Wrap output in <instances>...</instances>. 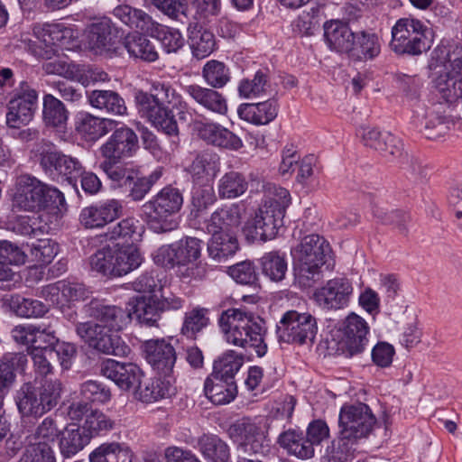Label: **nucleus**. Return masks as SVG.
Wrapping results in <instances>:
<instances>
[{"label": "nucleus", "mask_w": 462, "mask_h": 462, "mask_svg": "<svg viewBox=\"0 0 462 462\" xmlns=\"http://www.w3.org/2000/svg\"><path fill=\"white\" fill-rule=\"evenodd\" d=\"M411 123L426 138L438 140L449 132L452 122L439 105L431 104L414 110Z\"/></svg>", "instance_id": "ddd939ff"}, {"label": "nucleus", "mask_w": 462, "mask_h": 462, "mask_svg": "<svg viewBox=\"0 0 462 462\" xmlns=\"http://www.w3.org/2000/svg\"><path fill=\"white\" fill-rule=\"evenodd\" d=\"M113 14L130 28L139 30L145 33H149L155 22L144 11L127 5L116 6L113 11Z\"/></svg>", "instance_id": "f704fd0d"}, {"label": "nucleus", "mask_w": 462, "mask_h": 462, "mask_svg": "<svg viewBox=\"0 0 462 462\" xmlns=\"http://www.w3.org/2000/svg\"><path fill=\"white\" fill-rule=\"evenodd\" d=\"M290 203L291 196L286 189L270 182L263 185V199L261 206L273 210H279L285 215Z\"/></svg>", "instance_id": "a18cd8bd"}, {"label": "nucleus", "mask_w": 462, "mask_h": 462, "mask_svg": "<svg viewBox=\"0 0 462 462\" xmlns=\"http://www.w3.org/2000/svg\"><path fill=\"white\" fill-rule=\"evenodd\" d=\"M364 435H337L327 446L326 462H352L355 457V446Z\"/></svg>", "instance_id": "c756f323"}, {"label": "nucleus", "mask_w": 462, "mask_h": 462, "mask_svg": "<svg viewBox=\"0 0 462 462\" xmlns=\"http://www.w3.org/2000/svg\"><path fill=\"white\" fill-rule=\"evenodd\" d=\"M244 214V207L238 204L218 208L206 221V230L208 233L233 232L239 227Z\"/></svg>", "instance_id": "b1692460"}, {"label": "nucleus", "mask_w": 462, "mask_h": 462, "mask_svg": "<svg viewBox=\"0 0 462 462\" xmlns=\"http://www.w3.org/2000/svg\"><path fill=\"white\" fill-rule=\"evenodd\" d=\"M142 263L143 256L133 244L108 245L89 257L91 270L108 278L126 275L137 269Z\"/></svg>", "instance_id": "39448f33"}, {"label": "nucleus", "mask_w": 462, "mask_h": 462, "mask_svg": "<svg viewBox=\"0 0 462 462\" xmlns=\"http://www.w3.org/2000/svg\"><path fill=\"white\" fill-rule=\"evenodd\" d=\"M374 216L380 219L383 224L393 226L401 234H406L408 232L410 216L402 210H383L378 208Z\"/></svg>", "instance_id": "69168bd1"}, {"label": "nucleus", "mask_w": 462, "mask_h": 462, "mask_svg": "<svg viewBox=\"0 0 462 462\" xmlns=\"http://www.w3.org/2000/svg\"><path fill=\"white\" fill-rule=\"evenodd\" d=\"M247 182L236 171H230L223 175L218 180L217 192L221 199H235L245 192Z\"/></svg>", "instance_id": "8fccbe9b"}, {"label": "nucleus", "mask_w": 462, "mask_h": 462, "mask_svg": "<svg viewBox=\"0 0 462 462\" xmlns=\"http://www.w3.org/2000/svg\"><path fill=\"white\" fill-rule=\"evenodd\" d=\"M433 84L447 102L462 101V79L457 78V76H448L443 73L435 74Z\"/></svg>", "instance_id": "49530a36"}, {"label": "nucleus", "mask_w": 462, "mask_h": 462, "mask_svg": "<svg viewBox=\"0 0 462 462\" xmlns=\"http://www.w3.org/2000/svg\"><path fill=\"white\" fill-rule=\"evenodd\" d=\"M64 204V195L55 187L30 174H22L16 178L12 194L14 208L28 212L50 210L57 213Z\"/></svg>", "instance_id": "20e7f679"}, {"label": "nucleus", "mask_w": 462, "mask_h": 462, "mask_svg": "<svg viewBox=\"0 0 462 462\" xmlns=\"http://www.w3.org/2000/svg\"><path fill=\"white\" fill-rule=\"evenodd\" d=\"M162 309L159 301L152 297H141L137 299L134 313L141 325L146 327H158Z\"/></svg>", "instance_id": "37998d69"}, {"label": "nucleus", "mask_w": 462, "mask_h": 462, "mask_svg": "<svg viewBox=\"0 0 462 462\" xmlns=\"http://www.w3.org/2000/svg\"><path fill=\"white\" fill-rule=\"evenodd\" d=\"M122 212L123 206L119 200L106 199L84 208L79 214V223L85 228H101L117 219Z\"/></svg>", "instance_id": "aec40b11"}, {"label": "nucleus", "mask_w": 462, "mask_h": 462, "mask_svg": "<svg viewBox=\"0 0 462 462\" xmlns=\"http://www.w3.org/2000/svg\"><path fill=\"white\" fill-rule=\"evenodd\" d=\"M138 220L134 217H127L109 229L105 236L106 240L124 239V244H133L141 237V233L137 231Z\"/></svg>", "instance_id": "5fc2aeb1"}, {"label": "nucleus", "mask_w": 462, "mask_h": 462, "mask_svg": "<svg viewBox=\"0 0 462 462\" xmlns=\"http://www.w3.org/2000/svg\"><path fill=\"white\" fill-rule=\"evenodd\" d=\"M19 462H56L54 452L46 442L31 445Z\"/></svg>", "instance_id": "774afa93"}, {"label": "nucleus", "mask_w": 462, "mask_h": 462, "mask_svg": "<svg viewBox=\"0 0 462 462\" xmlns=\"http://www.w3.org/2000/svg\"><path fill=\"white\" fill-rule=\"evenodd\" d=\"M201 253V241L187 237L172 245H164L153 254L154 263L167 268L186 266L196 261Z\"/></svg>", "instance_id": "9b49d317"}, {"label": "nucleus", "mask_w": 462, "mask_h": 462, "mask_svg": "<svg viewBox=\"0 0 462 462\" xmlns=\"http://www.w3.org/2000/svg\"><path fill=\"white\" fill-rule=\"evenodd\" d=\"M193 131L202 140L215 146L238 150L243 145L238 136L218 124L194 121Z\"/></svg>", "instance_id": "5701e85b"}, {"label": "nucleus", "mask_w": 462, "mask_h": 462, "mask_svg": "<svg viewBox=\"0 0 462 462\" xmlns=\"http://www.w3.org/2000/svg\"><path fill=\"white\" fill-rule=\"evenodd\" d=\"M241 119L256 125H268L273 121L278 115V104L273 99L260 103L242 104L237 109Z\"/></svg>", "instance_id": "bb28decb"}, {"label": "nucleus", "mask_w": 462, "mask_h": 462, "mask_svg": "<svg viewBox=\"0 0 462 462\" xmlns=\"http://www.w3.org/2000/svg\"><path fill=\"white\" fill-rule=\"evenodd\" d=\"M324 18V8L319 5L304 11L293 23L294 31L301 35H310Z\"/></svg>", "instance_id": "6e6d98bb"}, {"label": "nucleus", "mask_w": 462, "mask_h": 462, "mask_svg": "<svg viewBox=\"0 0 462 462\" xmlns=\"http://www.w3.org/2000/svg\"><path fill=\"white\" fill-rule=\"evenodd\" d=\"M151 91V93L138 91L135 94L139 112L166 134L177 135L179 133L177 122L167 105H171L178 110L180 120L189 123L192 119V114L188 105L169 85L153 83Z\"/></svg>", "instance_id": "f03ea898"}, {"label": "nucleus", "mask_w": 462, "mask_h": 462, "mask_svg": "<svg viewBox=\"0 0 462 462\" xmlns=\"http://www.w3.org/2000/svg\"><path fill=\"white\" fill-rule=\"evenodd\" d=\"M133 454L128 448L118 443L102 445L90 455V462H132Z\"/></svg>", "instance_id": "3c124183"}, {"label": "nucleus", "mask_w": 462, "mask_h": 462, "mask_svg": "<svg viewBox=\"0 0 462 462\" xmlns=\"http://www.w3.org/2000/svg\"><path fill=\"white\" fill-rule=\"evenodd\" d=\"M218 324L228 344L246 351L254 350L258 357L267 353V329L261 318L241 309H228L221 313Z\"/></svg>", "instance_id": "7ed1b4c3"}, {"label": "nucleus", "mask_w": 462, "mask_h": 462, "mask_svg": "<svg viewBox=\"0 0 462 462\" xmlns=\"http://www.w3.org/2000/svg\"><path fill=\"white\" fill-rule=\"evenodd\" d=\"M208 310L202 308H196L185 314L181 333L188 337H194L208 323L207 317Z\"/></svg>", "instance_id": "052dcab7"}, {"label": "nucleus", "mask_w": 462, "mask_h": 462, "mask_svg": "<svg viewBox=\"0 0 462 462\" xmlns=\"http://www.w3.org/2000/svg\"><path fill=\"white\" fill-rule=\"evenodd\" d=\"M201 450L205 457L214 462H227L230 457L227 445L216 435H205L201 441Z\"/></svg>", "instance_id": "4d7b16f0"}, {"label": "nucleus", "mask_w": 462, "mask_h": 462, "mask_svg": "<svg viewBox=\"0 0 462 462\" xmlns=\"http://www.w3.org/2000/svg\"><path fill=\"white\" fill-rule=\"evenodd\" d=\"M219 171V157L211 153L198 155L190 165V173L198 180L209 181L217 176Z\"/></svg>", "instance_id": "79ce46f5"}, {"label": "nucleus", "mask_w": 462, "mask_h": 462, "mask_svg": "<svg viewBox=\"0 0 462 462\" xmlns=\"http://www.w3.org/2000/svg\"><path fill=\"white\" fill-rule=\"evenodd\" d=\"M119 161L106 160L100 163V168L117 186H130L131 180L135 178V171L123 165H118Z\"/></svg>", "instance_id": "13d9d810"}, {"label": "nucleus", "mask_w": 462, "mask_h": 462, "mask_svg": "<svg viewBox=\"0 0 462 462\" xmlns=\"http://www.w3.org/2000/svg\"><path fill=\"white\" fill-rule=\"evenodd\" d=\"M319 435H279L278 443L289 454L299 458H310L314 455V444L321 439Z\"/></svg>", "instance_id": "72a5a7b5"}, {"label": "nucleus", "mask_w": 462, "mask_h": 462, "mask_svg": "<svg viewBox=\"0 0 462 462\" xmlns=\"http://www.w3.org/2000/svg\"><path fill=\"white\" fill-rule=\"evenodd\" d=\"M59 245L51 239H41L31 245V254L33 259L42 263H50L57 255Z\"/></svg>", "instance_id": "338daca9"}, {"label": "nucleus", "mask_w": 462, "mask_h": 462, "mask_svg": "<svg viewBox=\"0 0 462 462\" xmlns=\"http://www.w3.org/2000/svg\"><path fill=\"white\" fill-rule=\"evenodd\" d=\"M244 364V356L233 350L226 352L214 363L213 378L235 381V375Z\"/></svg>", "instance_id": "a19ab883"}, {"label": "nucleus", "mask_w": 462, "mask_h": 462, "mask_svg": "<svg viewBox=\"0 0 462 462\" xmlns=\"http://www.w3.org/2000/svg\"><path fill=\"white\" fill-rule=\"evenodd\" d=\"M139 148L138 137L133 129L122 126L114 131L100 147L101 155L106 160L120 161L132 157Z\"/></svg>", "instance_id": "6ab92c4d"}, {"label": "nucleus", "mask_w": 462, "mask_h": 462, "mask_svg": "<svg viewBox=\"0 0 462 462\" xmlns=\"http://www.w3.org/2000/svg\"><path fill=\"white\" fill-rule=\"evenodd\" d=\"M148 34L157 38L167 53L177 52L184 45V38L179 30L157 22H154L152 29Z\"/></svg>", "instance_id": "c03bdc74"}, {"label": "nucleus", "mask_w": 462, "mask_h": 462, "mask_svg": "<svg viewBox=\"0 0 462 462\" xmlns=\"http://www.w3.org/2000/svg\"><path fill=\"white\" fill-rule=\"evenodd\" d=\"M116 126V122L100 118L88 113L81 114L76 121V131L86 141H97Z\"/></svg>", "instance_id": "a878e982"}, {"label": "nucleus", "mask_w": 462, "mask_h": 462, "mask_svg": "<svg viewBox=\"0 0 462 462\" xmlns=\"http://www.w3.org/2000/svg\"><path fill=\"white\" fill-rule=\"evenodd\" d=\"M276 333L280 341L311 345L318 333L317 320L310 313L289 310L277 325Z\"/></svg>", "instance_id": "1a4fd4ad"}, {"label": "nucleus", "mask_w": 462, "mask_h": 462, "mask_svg": "<svg viewBox=\"0 0 462 462\" xmlns=\"http://www.w3.org/2000/svg\"><path fill=\"white\" fill-rule=\"evenodd\" d=\"M381 51V42L377 34L371 32L360 31L356 32L351 55L359 60H373Z\"/></svg>", "instance_id": "4c0bfd02"}, {"label": "nucleus", "mask_w": 462, "mask_h": 462, "mask_svg": "<svg viewBox=\"0 0 462 462\" xmlns=\"http://www.w3.org/2000/svg\"><path fill=\"white\" fill-rule=\"evenodd\" d=\"M82 310L96 320L78 322L76 325L77 335L86 344L106 355L124 356L129 353L130 348L116 334L131 319V314L126 310L92 300Z\"/></svg>", "instance_id": "f257e3e1"}, {"label": "nucleus", "mask_w": 462, "mask_h": 462, "mask_svg": "<svg viewBox=\"0 0 462 462\" xmlns=\"http://www.w3.org/2000/svg\"><path fill=\"white\" fill-rule=\"evenodd\" d=\"M51 25L49 23L37 24L33 27L35 40L32 41V51L38 57L47 60H51L58 51V49L54 48L52 35L50 33Z\"/></svg>", "instance_id": "09e8293b"}, {"label": "nucleus", "mask_w": 462, "mask_h": 462, "mask_svg": "<svg viewBox=\"0 0 462 462\" xmlns=\"http://www.w3.org/2000/svg\"><path fill=\"white\" fill-rule=\"evenodd\" d=\"M43 119L51 126H60L67 120L64 105L54 96L48 94L43 97Z\"/></svg>", "instance_id": "bf43d9fd"}, {"label": "nucleus", "mask_w": 462, "mask_h": 462, "mask_svg": "<svg viewBox=\"0 0 462 462\" xmlns=\"http://www.w3.org/2000/svg\"><path fill=\"white\" fill-rule=\"evenodd\" d=\"M238 442V461L242 457L251 458L250 456L263 452L264 435H236Z\"/></svg>", "instance_id": "e2e57ef3"}, {"label": "nucleus", "mask_w": 462, "mask_h": 462, "mask_svg": "<svg viewBox=\"0 0 462 462\" xmlns=\"http://www.w3.org/2000/svg\"><path fill=\"white\" fill-rule=\"evenodd\" d=\"M16 402L19 411L24 416L42 414L46 411L41 398H37L35 388L30 383L18 391Z\"/></svg>", "instance_id": "de8ad7c7"}, {"label": "nucleus", "mask_w": 462, "mask_h": 462, "mask_svg": "<svg viewBox=\"0 0 462 462\" xmlns=\"http://www.w3.org/2000/svg\"><path fill=\"white\" fill-rule=\"evenodd\" d=\"M202 77L213 88H221L231 79L229 69L222 61L210 60L202 69Z\"/></svg>", "instance_id": "864d4df0"}, {"label": "nucleus", "mask_w": 462, "mask_h": 462, "mask_svg": "<svg viewBox=\"0 0 462 462\" xmlns=\"http://www.w3.org/2000/svg\"><path fill=\"white\" fill-rule=\"evenodd\" d=\"M356 134L364 146L378 152L387 160L402 156V142L390 132L375 126L364 125L358 128Z\"/></svg>", "instance_id": "dca6fc26"}, {"label": "nucleus", "mask_w": 462, "mask_h": 462, "mask_svg": "<svg viewBox=\"0 0 462 462\" xmlns=\"http://www.w3.org/2000/svg\"><path fill=\"white\" fill-rule=\"evenodd\" d=\"M330 246L316 234L306 236L295 248L294 275L301 288L312 287L320 278V268L326 263Z\"/></svg>", "instance_id": "423d86ee"}, {"label": "nucleus", "mask_w": 462, "mask_h": 462, "mask_svg": "<svg viewBox=\"0 0 462 462\" xmlns=\"http://www.w3.org/2000/svg\"><path fill=\"white\" fill-rule=\"evenodd\" d=\"M38 95L27 82H21L6 106L5 123L8 128L18 130L33 118Z\"/></svg>", "instance_id": "9d476101"}, {"label": "nucleus", "mask_w": 462, "mask_h": 462, "mask_svg": "<svg viewBox=\"0 0 462 462\" xmlns=\"http://www.w3.org/2000/svg\"><path fill=\"white\" fill-rule=\"evenodd\" d=\"M426 27L416 19H399L392 29L391 49L398 54L418 55L430 49Z\"/></svg>", "instance_id": "6e6552de"}, {"label": "nucleus", "mask_w": 462, "mask_h": 462, "mask_svg": "<svg viewBox=\"0 0 462 462\" xmlns=\"http://www.w3.org/2000/svg\"><path fill=\"white\" fill-rule=\"evenodd\" d=\"M100 373L124 391L136 390L143 375L141 368L135 364L121 363L114 359L104 361L101 364Z\"/></svg>", "instance_id": "412c9836"}, {"label": "nucleus", "mask_w": 462, "mask_h": 462, "mask_svg": "<svg viewBox=\"0 0 462 462\" xmlns=\"http://www.w3.org/2000/svg\"><path fill=\"white\" fill-rule=\"evenodd\" d=\"M13 308L18 316L32 318L44 315L49 307L38 300L17 297L13 301Z\"/></svg>", "instance_id": "0e129e2a"}, {"label": "nucleus", "mask_w": 462, "mask_h": 462, "mask_svg": "<svg viewBox=\"0 0 462 462\" xmlns=\"http://www.w3.org/2000/svg\"><path fill=\"white\" fill-rule=\"evenodd\" d=\"M263 273L273 282L284 279L288 265L283 254L278 252H270L261 258Z\"/></svg>", "instance_id": "603ef678"}, {"label": "nucleus", "mask_w": 462, "mask_h": 462, "mask_svg": "<svg viewBox=\"0 0 462 462\" xmlns=\"http://www.w3.org/2000/svg\"><path fill=\"white\" fill-rule=\"evenodd\" d=\"M86 44L93 54L106 58L116 55L120 49L117 31L106 18H102L88 27Z\"/></svg>", "instance_id": "f8f14e48"}, {"label": "nucleus", "mask_w": 462, "mask_h": 462, "mask_svg": "<svg viewBox=\"0 0 462 462\" xmlns=\"http://www.w3.org/2000/svg\"><path fill=\"white\" fill-rule=\"evenodd\" d=\"M187 94L205 109L218 115H226L227 102L226 97L213 88H204L199 85H189L186 87Z\"/></svg>", "instance_id": "cd10ccee"}, {"label": "nucleus", "mask_w": 462, "mask_h": 462, "mask_svg": "<svg viewBox=\"0 0 462 462\" xmlns=\"http://www.w3.org/2000/svg\"><path fill=\"white\" fill-rule=\"evenodd\" d=\"M124 46L129 54L145 61H154L158 52L152 42L139 33H129L124 41Z\"/></svg>", "instance_id": "ea45409f"}, {"label": "nucleus", "mask_w": 462, "mask_h": 462, "mask_svg": "<svg viewBox=\"0 0 462 462\" xmlns=\"http://www.w3.org/2000/svg\"><path fill=\"white\" fill-rule=\"evenodd\" d=\"M338 423L341 433H370L376 425V420L368 405L357 402L345 404L341 408Z\"/></svg>", "instance_id": "a211bd4d"}, {"label": "nucleus", "mask_w": 462, "mask_h": 462, "mask_svg": "<svg viewBox=\"0 0 462 462\" xmlns=\"http://www.w3.org/2000/svg\"><path fill=\"white\" fill-rule=\"evenodd\" d=\"M176 387L170 375L151 378L140 383L134 391L135 398L143 402H153L175 394Z\"/></svg>", "instance_id": "393cba45"}, {"label": "nucleus", "mask_w": 462, "mask_h": 462, "mask_svg": "<svg viewBox=\"0 0 462 462\" xmlns=\"http://www.w3.org/2000/svg\"><path fill=\"white\" fill-rule=\"evenodd\" d=\"M268 88L267 76L262 71H257L253 79H243L238 85L240 97L254 98L265 93Z\"/></svg>", "instance_id": "680f3d73"}, {"label": "nucleus", "mask_w": 462, "mask_h": 462, "mask_svg": "<svg viewBox=\"0 0 462 462\" xmlns=\"http://www.w3.org/2000/svg\"><path fill=\"white\" fill-rule=\"evenodd\" d=\"M25 253L16 245L8 241H0V281L12 278L11 265H19L25 263Z\"/></svg>", "instance_id": "58836bf2"}, {"label": "nucleus", "mask_w": 462, "mask_h": 462, "mask_svg": "<svg viewBox=\"0 0 462 462\" xmlns=\"http://www.w3.org/2000/svg\"><path fill=\"white\" fill-rule=\"evenodd\" d=\"M206 395L216 404L230 402L237 393V387L235 381H226L208 377L204 383Z\"/></svg>", "instance_id": "e433bc0d"}, {"label": "nucleus", "mask_w": 462, "mask_h": 462, "mask_svg": "<svg viewBox=\"0 0 462 462\" xmlns=\"http://www.w3.org/2000/svg\"><path fill=\"white\" fill-rule=\"evenodd\" d=\"M324 36L331 49L337 51L351 52L356 32L339 21L324 23Z\"/></svg>", "instance_id": "7c9ffc66"}, {"label": "nucleus", "mask_w": 462, "mask_h": 462, "mask_svg": "<svg viewBox=\"0 0 462 462\" xmlns=\"http://www.w3.org/2000/svg\"><path fill=\"white\" fill-rule=\"evenodd\" d=\"M80 393L83 397L82 402L74 403L69 408V415L72 419L79 418L88 411L87 402L106 403L111 398L110 390L96 381L84 383L81 385Z\"/></svg>", "instance_id": "c85d7f7f"}, {"label": "nucleus", "mask_w": 462, "mask_h": 462, "mask_svg": "<svg viewBox=\"0 0 462 462\" xmlns=\"http://www.w3.org/2000/svg\"><path fill=\"white\" fill-rule=\"evenodd\" d=\"M340 345L342 350L349 356L361 354L368 344L370 328L361 316L355 312L349 313L341 322Z\"/></svg>", "instance_id": "2eb2a0df"}, {"label": "nucleus", "mask_w": 462, "mask_h": 462, "mask_svg": "<svg viewBox=\"0 0 462 462\" xmlns=\"http://www.w3.org/2000/svg\"><path fill=\"white\" fill-rule=\"evenodd\" d=\"M285 215L260 205L254 217L249 218L244 227L247 238L253 241H267L274 238L278 229L283 225Z\"/></svg>", "instance_id": "f3484780"}, {"label": "nucleus", "mask_w": 462, "mask_h": 462, "mask_svg": "<svg viewBox=\"0 0 462 462\" xmlns=\"http://www.w3.org/2000/svg\"><path fill=\"white\" fill-rule=\"evenodd\" d=\"M88 99L92 107L106 113L116 116L127 113L124 98L113 90H93L88 95Z\"/></svg>", "instance_id": "473e14b6"}, {"label": "nucleus", "mask_w": 462, "mask_h": 462, "mask_svg": "<svg viewBox=\"0 0 462 462\" xmlns=\"http://www.w3.org/2000/svg\"><path fill=\"white\" fill-rule=\"evenodd\" d=\"M210 234L212 237L208 245V252L211 258L221 261L238 250V241L233 232Z\"/></svg>", "instance_id": "c9c22d12"}, {"label": "nucleus", "mask_w": 462, "mask_h": 462, "mask_svg": "<svg viewBox=\"0 0 462 462\" xmlns=\"http://www.w3.org/2000/svg\"><path fill=\"white\" fill-rule=\"evenodd\" d=\"M354 292L352 282L346 277H335L317 289L315 302L323 310H337L348 306Z\"/></svg>", "instance_id": "4468645a"}, {"label": "nucleus", "mask_w": 462, "mask_h": 462, "mask_svg": "<svg viewBox=\"0 0 462 462\" xmlns=\"http://www.w3.org/2000/svg\"><path fill=\"white\" fill-rule=\"evenodd\" d=\"M147 362L160 374L167 376L176 362L173 346L164 339H151L143 344Z\"/></svg>", "instance_id": "4be33fe9"}, {"label": "nucleus", "mask_w": 462, "mask_h": 462, "mask_svg": "<svg viewBox=\"0 0 462 462\" xmlns=\"http://www.w3.org/2000/svg\"><path fill=\"white\" fill-rule=\"evenodd\" d=\"M183 203L180 191L171 186L163 188L142 207L145 220L155 233H166L178 227L175 217Z\"/></svg>", "instance_id": "0eeeda50"}, {"label": "nucleus", "mask_w": 462, "mask_h": 462, "mask_svg": "<svg viewBox=\"0 0 462 462\" xmlns=\"http://www.w3.org/2000/svg\"><path fill=\"white\" fill-rule=\"evenodd\" d=\"M188 42L193 56L197 59L208 57L216 47L215 35L197 23L189 24Z\"/></svg>", "instance_id": "2f4dec72"}]
</instances>
